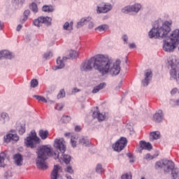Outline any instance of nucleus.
Segmentation results:
<instances>
[{
    "label": "nucleus",
    "instance_id": "obj_40",
    "mask_svg": "<svg viewBox=\"0 0 179 179\" xmlns=\"http://www.w3.org/2000/svg\"><path fill=\"white\" fill-rule=\"evenodd\" d=\"M38 86V81L37 79H33L31 80V87H37Z\"/></svg>",
    "mask_w": 179,
    "mask_h": 179
},
{
    "label": "nucleus",
    "instance_id": "obj_64",
    "mask_svg": "<svg viewBox=\"0 0 179 179\" xmlns=\"http://www.w3.org/2000/svg\"><path fill=\"white\" fill-rule=\"evenodd\" d=\"M66 178L67 179H72V177H71V176H69V175H68V174L66 175Z\"/></svg>",
    "mask_w": 179,
    "mask_h": 179
},
{
    "label": "nucleus",
    "instance_id": "obj_49",
    "mask_svg": "<svg viewBox=\"0 0 179 179\" xmlns=\"http://www.w3.org/2000/svg\"><path fill=\"white\" fill-rule=\"evenodd\" d=\"M29 15H30V10H26L24 12V17L28 18L29 17Z\"/></svg>",
    "mask_w": 179,
    "mask_h": 179
},
{
    "label": "nucleus",
    "instance_id": "obj_38",
    "mask_svg": "<svg viewBox=\"0 0 179 179\" xmlns=\"http://www.w3.org/2000/svg\"><path fill=\"white\" fill-rule=\"evenodd\" d=\"M122 13H129L131 11V6H127L122 9Z\"/></svg>",
    "mask_w": 179,
    "mask_h": 179
},
{
    "label": "nucleus",
    "instance_id": "obj_5",
    "mask_svg": "<svg viewBox=\"0 0 179 179\" xmlns=\"http://www.w3.org/2000/svg\"><path fill=\"white\" fill-rule=\"evenodd\" d=\"M41 142V140L37 136L34 130H31L29 136L24 139V145L27 148H31V149L37 148V145H39Z\"/></svg>",
    "mask_w": 179,
    "mask_h": 179
},
{
    "label": "nucleus",
    "instance_id": "obj_22",
    "mask_svg": "<svg viewBox=\"0 0 179 179\" xmlns=\"http://www.w3.org/2000/svg\"><path fill=\"white\" fill-rule=\"evenodd\" d=\"M1 52V57L7 59H12L13 58V54L8 50H3Z\"/></svg>",
    "mask_w": 179,
    "mask_h": 179
},
{
    "label": "nucleus",
    "instance_id": "obj_7",
    "mask_svg": "<svg viewBox=\"0 0 179 179\" xmlns=\"http://www.w3.org/2000/svg\"><path fill=\"white\" fill-rule=\"evenodd\" d=\"M174 168V162L171 160H163L156 162L155 169H164L165 174H170Z\"/></svg>",
    "mask_w": 179,
    "mask_h": 179
},
{
    "label": "nucleus",
    "instance_id": "obj_4",
    "mask_svg": "<svg viewBox=\"0 0 179 179\" xmlns=\"http://www.w3.org/2000/svg\"><path fill=\"white\" fill-rule=\"evenodd\" d=\"M55 149L57 150H59L62 152L63 157V161L66 164H69L71 162V155H65V152H66V145L65 144V140L64 138H57L55 141L54 145Z\"/></svg>",
    "mask_w": 179,
    "mask_h": 179
},
{
    "label": "nucleus",
    "instance_id": "obj_10",
    "mask_svg": "<svg viewBox=\"0 0 179 179\" xmlns=\"http://www.w3.org/2000/svg\"><path fill=\"white\" fill-rule=\"evenodd\" d=\"M177 45L176 43H174L173 41L168 38L164 41L163 50L166 51V52H173L177 48Z\"/></svg>",
    "mask_w": 179,
    "mask_h": 179
},
{
    "label": "nucleus",
    "instance_id": "obj_34",
    "mask_svg": "<svg viewBox=\"0 0 179 179\" xmlns=\"http://www.w3.org/2000/svg\"><path fill=\"white\" fill-rule=\"evenodd\" d=\"M78 52L75 51V50H70L69 51V56L68 58H78Z\"/></svg>",
    "mask_w": 179,
    "mask_h": 179
},
{
    "label": "nucleus",
    "instance_id": "obj_19",
    "mask_svg": "<svg viewBox=\"0 0 179 179\" xmlns=\"http://www.w3.org/2000/svg\"><path fill=\"white\" fill-rule=\"evenodd\" d=\"M90 20H92V17H90L82 18L80 22L77 23V28L80 29V27H83V26L88 23V22H90Z\"/></svg>",
    "mask_w": 179,
    "mask_h": 179
},
{
    "label": "nucleus",
    "instance_id": "obj_33",
    "mask_svg": "<svg viewBox=\"0 0 179 179\" xmlns=\"http://www.w3.org/2000/svg\"><path fill=\"white\" fill-rule=\"evenodd\" d=\"M42 10L43 12H52L54 10V8H52V6H43L42 7Z\"/></svg>",
    "mask_w": 179,
    "mask_h": 179
},
{
    "label": "nucleus",
    "instance_id": "obj_28",
    "mask_svg": "<svg viewBox=\"0 0 179 179\" xmlns=\"http://www.w3.org/2000/svg\"><path fill=\"white\" fill-rule=\"evenodd\" d=\"M57 66H56V69H62L65 66V64L64 63V61L61 59V57H59L57 59Z\"/></svg>",
    "mask_w": 179,
    "mask_h": 179
},
{
    "label": "nucleus",
    "instance_id": "obj_14",
    "mask_svg": "<svg viewBox=\"0 0 179 179\" xmlns=\"http://www.w3.org/2000/svg\"><path fill=\"white\" fill-rule=\"evenodd\" d=\"M4 142L6 143H9L11 141H14V142H17L19 141V136L17 134H8L6 136H4Z\"/></svg>",
    "mask_w": 179,
    "mask_h": 179
},
{
    "label": "nucleus",
    "instance_id": "obj_37",
    "mask_svg": "<svg viewBox=\"0 0 179 179\" xmlns=\"http://www.w3.org/2000/svg\"><path fill=\"white\" fill-rule=\"evenodd\" d=\"M34 97H35L36 100H38V101H43V103H47V99H45L44 96L34 95Z\"/></svg>",
    "mask_w": 179,
    "mask_h": 179
},
{
    "label": "nucleus",
    "instance_id": "obj_36",
    "mask_svg": "<svg viewBox=\"0 0 179 179\" xmlns=\"http://www.w3.org/2000/svg\"><path fill=\"white\" fill-rule=\"evenodd\" d=\"M96 173H101L104 172V169H103V166H101V164H98L96 167Z\"/></svg>",
    "mask_w": 179,
    "mask_h": 179
},
{
    "label": "nucleus",
    "instance_id": "obj_52",
    "mask_svg": "<svg viewBox=\"0 0 179 179\" xmlns=\"http://www.w3.org/2000/svg\"><path fill=\"white\" fill-rule=\"evenodd\" d=\"M122 86V81H120L118 86L115 87V90H120Z\"/></svg>",
    "mask_w": 179,
    "mask_h": 179
},
{
    "label": "nucleus",
    "instance_id": "obj_39",
    "mask_svg": "<svg viewBox=\"0 0 179 179\" xmlns=\"http://www.w3.org/2000/svg\"><path fill=\"white\" fill-rule=\"evenodd\" d=\"M43 58L45 59H50L51 58H52V52H47L43 55Z\"/></svg>",
    "mask_w": 179,
    "mask_h": 179
},
{
    "label": "nucleus",
    "instance_id": "obj_11",
    "mask_svg": "<svg viewBox=\"0 0 179 179\" xmlns=\"http://www.w3.org/2000/svg\"><path fill=\"white\" fill-rule=\"evenodd\" d=\"M50 22H51L50 17H40L38 19L34 20V24L37 27H40L43 23L48 24Z\"/></svg>",
    "mask_w": 179,
    "mask_h": 179
},
{
    "label": "nucleus",
    "instance_id": "obj_8",
    "mask_svg": "<svg viewBox=\"0 0 179 179\" xmlns=\"http://www.w3.org/2000/svg\"><path fill=\"white\" fill-rule=\"evenodd\" d=\"M169 65H170L172 70L170 71L171 78L176 79L177 78V69H179V60L176 56H172L171 59L169 60Z\"/></svg>",
    "mask_w": 179,
    "mask_h": 179
},
{
    "label": "nucleus",
    "instance_id": "obj_47",
    "mask_svg": "<svg viewBox=\"0 0 179 179\" xmlns=\"http://www.w3.org/2000/svg\"><path fill=\"white\" fill-rule=\"evenodd\" d=\"M66 171L70 174H73V169H72V166H67Z\"/></svg>",
    "mask_w": 179,
    "mask_h": 179
},
{
    "label": "nucleus",
    "instance_id": "obj_35",
    "mask_svg": "<svg viewBox=\"0 0 179 179\" xmlns=\"http://www.w3.org/2000/svg\"><path fill=\"white\" fill-rule=\"evenodd\" d=\"M61 120L62 121V122H64V124H68V122H69V121H71V116H63L61 119Z\"/></svg>",
    "mask_w": 179,
    "mask_h": 179
},
{
    "label": "nucleus",
    "instance_id": "obj_18",
    "mask_svg": "<svg viewBox=\"0 0 179 179\" xmlns=\"http://www.w3.org/2000/svg\"><path fill=\"white\" fill-rule=\"evenodd\" d=\"M163 118H164V115H163V110H159L153 115V121L155 122H162V121H163Z\"/></svg>",
    "mask_w": 179,
    "mask_h": 179
},
{
    "label": "nucleus",
    "instance_id": "obj_46",
    "mask_svg": "<svg viewBox=\"0 0 179 179\" xmlns=\"http://www.w3.org/2000/svg\"><path fill=\"white\" fill-rule=\"evenodd\" d=\"M1 118H3V120H9V116L8 115V113H1Z\"/></svg>",
    "mask_w": 179,
    "mask_h": 179
},
{
    "label": "nucleus",
    "instance_id": "obj_30",
    "mask_svg": "<svg viewBox=\"0 0 179 179\" xmlns=\"http://www.w3.org/2000/svg\"><path fill=\"white\" fill-rule=\"evenodd\" d=\"M73 22H71L70 24L69 22H65V24H64V30H73Z\"/></svg>",
    "mask_w": 179,
    "mask_h": 179
},
{
    "label": "nucleus",
    "instance_id": "obj_27",
    "mask_svg": "<svg viewBox=\"0 0 179 179\" xmlns=\"http://www.w3.org/2000/svg\"><path fill=\"white\" fill-rule=\"evenodd\" d=\"M38 135L41 138V139L44 141L47 139V138H48L49 133L47 130H39Z\"/></svg>",
    "mask_w": 179,
    "mask_h": 179
},
{
    "label": "nucleus",
    "instance_id": "obj_45",
    "mask_svg": "<svg viewBox=\"0 0 179 179\" xmlns=\"http://www.w3.org/2000/svg\"><path fill=\"white\" fill-rule=\"evenodd\" d=\"M75 139H76L75 137H71V143L73 148H76V141Z\"/></svg>",
    "mask_w": 179,
    "mask_h": 179
},
{
    "label": "nucleus",
    "instance_id": "obj_3",
    "mask_svg": "<svg viewBox=\"0 0 179 179\" xmlns=\"http://www.w3.org/2000/svg\"><path fill=\"white\" fill-rule=\"evenodd\" d=\"M37 158L36 159V163L38 169L41 170H47L48 166L45 163V160L52 155L51 152V146L50 145H41L37 149Z\"/></svg>",
    "mask_w": 179,
    "mask_h": 179
},
{
    "label": "nucleus",
    "instance_id": "obj_41",
    "mask_svg": "<svg viewBox=\"0 0 179 179\" xmlns=\"http://www.w3.org/2000/svg\"><path fill=\"white\" fill-rule=\"evenodd\" d=\"M63 97H65V90L64 89L61 90L57 94V99H62Z\"/></svg>",
    "mask_w": 179,
    "mask_h": 179
},
{
    "label": "nucleus",
    "instance_id": "obj_16",
    "mask_svg": "<svg viewBox=\"0 0 179 179\" xmlns=\"http://www.w3.org/2000/svg\"><path fill=\"white\" fill-rule=\"evenodd\" d=\"M145 79L142 81L143 86H148L149 81L152 79V71L146 70L145 71Z\"/></svg>",
    "mask_w": 179,
    "mask_h": 179
},
{
    "label": "nucleus",
    "instance_id": "obj_1",
    "mask_svg": "<svg viewBox=\"0 0 179 179\" xmlns=\"http://www.w3.org/2000/svg\"><path fill=\"white\" fill-rule=\"evenodd\" d=\"M108 59L103 55H97L95 57H91L88 60L84 61L80 66V71L84 72H90L93 69L104 76L108 72Z\"/></svg>",
    "mask_w": 179,
    "mask_h": 179
},
{
    "label": "nucleus",
    "instance_id": "obj_55",
    "mask_svg": "<svg viewBox=\"0 0 179 179\" xmlns=\"http://www.w3.org/2000/svg\"><path fill=\"white\" fill-rule=\"evenodd\" d=\"M177 88H173L171 91V94H176V93H177Z\"/></svg>",
    "mask_w": 179,
    "mask_h": 179
},
{
    "label": "nucleus",
    "instance_id": "obj_51",
    "mask_svg": "<svg viewBox=\"0 0 179 179\" xmlns=\"http://www.w3.org/2000/svg\"><path fill=\"white\" fill-rule=\"evenodd\" d=\"M18 3H21V5H23L24 3V0H17ZM16 2V0H12V3H15Z\"/></svg>",
    "mask_w": 179,
    "mask_h": 179
},
{
    "label": "nucleus",
    "instance_id": "obj_9",
    "mask_svg": "<svg viewBox=\"0 0 179 179\" xmlns=\"http://www.w3.org/2000/svg\"><path fill=\"white\" fill-rule=\"evenodd\" d=\"M128 140L125 137H121L115 144L113 145V148L115 152H121L124 150V148L127 146Z\"/></svg>",
    "mask_w": 179,
    "mask_h": 179
},
{
    "label": "nucleus",
    "instance_id": "obj_56",
    "mask_svg": "<svg viewBox=\"0 0 179 179\" xmlns=\"http://www.w3.org/2000/svg\"><path fill=\"white\" fill-rule=\"evenodd\" d=\"M122 40L124 41V43H127L128 41V36H127V35H124L122 36Z\"/></svg>",
    "mask_w": 179,
    "mask_h": 179
},
{
    "label": "nucleus",
    "instance_id": "obj_61",
    "mask_svg": "<svg viewBox=\"0 0 179 179\" xmlns=\"http://www.w3.org/2000/svg\"><path fill=\"white\" fill-rule=\"evenodd\" d=\"M94 26V24H93V22H90L88 27L89 29H93Z\"/></svg>",
    "mask_w": 179,
    "mask_h": 179
},
{
    "label": "nucleus",
    "instance_id": "obj_6",
    "mask_svg": "<svg viewBox=\"0 0 179 179\" xmlns=\"http://www.w3.org/2000/svg\"><path fill=\"white\" fill-rule=\"evenodd\" d=\"M105 58H107L108 61H109L108 70L105 75H107L108 73H110L113 76H116V75H118L121 71V67L120 66V65H121V61L117 59L114 64L113 63V59H111L110 57H108V56H105Z\"/></svg>",
    "mask_w": 179,
    "mask_h": 179
},
{
    "label": "nucleus",
    "instance_id": "obj_31",
    "mask_svg": "<svg viewBox=\"0 0 179 179\" xmlns=\"http://www.w3.org/2000/svg\"><path fill=\"white\" fill-rule=\"evenodd\" d=\"M29 9H31V10L34 13H37V12H38V7H37V4L36 3H31L29 5Z\"/></svg>",
    "mask_w": 179,
    "mask_h": 179
},
{
    "label": "nucleus",
    "instance_id": "obj_32",
    "mask_svg": "<svg viewBox=\"0 0 179 179\" xmlns=\"http://www.w3.org/2000/svg\"><path fill=\"white\" fill-rule=\"evenodd\" d=\"M107 29H108V26H107V24H102V25L97 27L95 29V30H96L98 31H106V30H107Z\"/></svg>",
    "mask_w": 179,
    "mask_h": 179
},
{
    "label": "nucleus",
    "instance_id": "obj_53",
    "mask_svg": "<svg viewBox=\"0 0 179 179\" xmlns=\"http://www.w3.org/2000/svg\"><path fill=\"white\" fill-rule=\"evenodd\" d=\"M80 92V90L78 89V87H74L72 90V93H79Z\"/></svg>",
    "mask_w": 179,
    "mask_h": 179
},
{
    "label": "nucleus",
    "instance_id": "obj_42",
    "mask_svg": "<svg viewBox=\"0 0 179 179\" xmlns=\"http://www.w3.org/2000/svg\"><path fill=\"white\" fill-rule=\"evenodd\" d=\"M122 179H132V175L131 173L123 174L121 177Z\"/></svg>",
    "mask_w": 179,
    "mask_h": 179
},
{
    "label": "nucleus",
    "instance_id": "obj_15",
    "mask_svg": "<svg viewBox=\"0 0 179 179\" xmlns=\"http://www.w3.org/2000/svg\"><path fill=\"white\" fill-rule=\"evenodd\" d=\"M14 163L16 166L20 167V166H23V155L20 153H17L13 155Z\"/></svg>",
    "mask_w": 179,
    "mask_h": 179
},
{
    "label": "nucleus",
    "instance_id": "obj_29",
    "mask_svg": "<svg viewBox=\"0 0 179 179\" xmlns=\"http://www.w3.org/2000/svg\"><path fill=\"white\" fill-rule=\"evenodd\" d=\"M131 12H136V13H138L139 10H141V8H142V6L139 3H136L133 6H130Z\"/></svg>",
    "mask_w": 179,
    "mask_h": 179
},
{
    "label": "nucleus",
    "instance_id": "obj_44",
    "mask_svg": "<svg viewBox=\"0 0 179 179\" xmlns=\"http://www.w3.org/2000/svg\"><path fill=\"white\" fill-rule=\"evenodd\" d=\"M97 120L99 121H104V120H106V115L103 113H99V115H98Z\"/></svg>",
    "mask_w": 179,
    "mask_h": 179
},
{
    "label": "nucleus",
    "instance_id": "obj_43",
    "mask_svg": "<svg viewBox=\"0 0 179 179\" xmlns=\"http://www.w3.org/2000/svg\"><path fill=\"white\" fill-rule=\"evenodd\" d=\"M18 132L20 135H23V134L26 132V127L24 126H20V127L18 129Z\"/></svg>",
    "mask_w": 179,
    "mask_h": 179
},
{
    "label": "nucleus",
    "instance_id": "obj_21",
    "mask_svg": "<svg viewBox=\"0 0 179 179\" xmlns=\"http://www.w3.org/2000/svg\"><path fill=\"white\" fill-rule=\"evenodd\" d=\"M160 138V132L159 131H152L150 134V141L153 142V141H156L159 139Z\"/></svg>",
    "mask_w": 179,
    "mask_h": 179
},
{
    "label": "nucleus",
    "instance_id": "obj_59",
    "mask_svg": "<svg viewBox=\"0 0 179 179\" xmlns=\"http://www.w3.org/2000/svg\"><path fill=\"white\" fill-rule=\"evenodd\" d=\"M28 18H27V17H23L22 19L20 20L21 23H24V22H26V20H27Z\"/></svg>",
    "mask_w": 179,
    "mask_h": 179
},
{
    "label": "nucleus",
    "instance_id": "obj_60",
    "mask_svg": "<svg viewBox=\"0 0 179 179\" xmlns=\"http://www.w3.org/2000/svg\"><path fill=\"white\" fill-rule=\"evenodd\" d=\"M129 48H135V47H136V45H135V43H130V44H129Z\"/></svg>",
    "mask_w": 179,
    "mask_h": 179
},
{
    "label": "nucleus",
    "instance_id": "obj_25",
    "mask_svg": "<svg viewBox=\"0 0 179 179\" xmlns=\"http://www.w3.org/2000/svg\"><path fill=\"white\" fill-rule=\"evenodd\" d=\"M6 157V152L0 153V167H5V158Z\"/></svg>",
    "mask_w": 179,
    "mask_h": 179
},
{
    "label": "nucleus",
    "instance_id": "obj_54",
    "mask_svg": "<svg viewBox=\"0 0 179 179\" xmlns=\"http://www.w3.org/2000/svg\"><path fill=\"white\" fill-rule=\"evenodd\" d=\"M82 128H80V126H76L75 131L76 132H80Z\"/></svg>",
    "mask_w": 179,
    "mask_h": 179
},
{
    "label": "nucleus",
    "instance_id": "obj_57",
    "mask_svg": "<svg viewBox=\"0 0 179 179\" xmlns=\"http://www.w3.org/2000/svg\"><path fill=\"white\" fill-rule=\"evenodd\" d=\"M22 24H18L16 28L17 31H20V30H22Z\"/></svg>",
    "mask_w": 179,
    "mask_h": 179
},
{
    "label": "nucleus",
    "instance_id": "obj_20",
    "mask_svg": "<svg viewBox=\"0 0 179 179\" xmlns=\"http://www.w3.org/2000/svg\"><path fill=\"white\" fill-rule=\"evenodd\" d=\"M140 145L142 149H145V150H152L153 149L152 144L150 143H146V141H140Z\"/></svg>",
    "mask_w": 179,
    "mask_h": 179
},
{
    "label": "nucleus",
    "instance_id": "obj_26",
    "mask_svg": "<svg viewBox=\"0 0 179 179\" xmlns=\"http://www.w3.org/2000/svg\"><path fill=\"white\" fill-rule=\"evenodd\" d=\"M171 178H173V179L178 178V176H179V169H178V168L174 167L171 171Z\"/></svg>",
    "mask_w": 179,
    "mask_h": 179
},
{
    "label": "nucleus",
    "instance_id": "obj_23",
    "mask_svg": "<svg viewBox=\"0 0 179 179\" xmlns=\"http://www.w3.org/2000/svg\"><path fill=\"white\" fill-rule=\"evenodd\" d=\"M79 143H80V145H83V146H89L91 143L90 142L87 137L82 136L79 139Z\"/></svg>",
    "mask_w": 179,
    "mask_h": 179
},
{
    "label": "nucleus",
    "instance_id": "obj_13",
    "mask_svg": "<svg viewBox=\"0 0 179 179\" xmlns=\"http://www.w3.org/2000/svg\"><path fill=\"white\" fill-rule=\"evenodd\" d=\"M169 40L172 41L174 44H176L178 45L179 44V29H175L172 31L170 38H169Z\"/></svg>",
    "mask_w": 179,
    "mask_h": 179
},
{
    "label": "nucleus",
    "instance_id": "obj_62",
    "mask_svg": "<svg viewBox=\"0 0 179 179\" xmlns=\"http://www.w3.org/2000/svg\"><path fill=\"white\" fill-rule=\"evenodd\" d=\"M127 156L129 157V159L134 157V155L131 153H127Z\"/></svg>",
    "mask_w": 179,
    "mask_h": 179
},
{
    "label": "nucleus",
    "instance_id": "obj_17",
    "mask_svg": "<svg viewBox=\"0 0 179 179\" xmlns=\"http://www.w3.org/2000/svg\"><path fill=\"white\" fill-rule=\"evenodd\" d=\"M58 171H62V169L59 165H55L54 169H52L50 175L51 179H57L58 178Z\"/></svg>",
    "mask_w": 179,
    "mask_h": 179
},
{
    "label": "nucleus",
    "instance_id": "obj_12",
    "mask_svg": "<svg viewBox=\"0 0 179 179\" xmlns=\"http://www.w3.org/2000/svg\"><path fill=\"white\" fill-rule=\"evenodd\" d=\"M113 9V6L110 3H106L103 7L97 6L96 13H107Z\"/></svg>",
    "mask_w": 179,
    "mask_h": 179
},
{
    "label": "nucleus",
    "instance_id": "obj_48",
    "mask_svg": "<svg viewBox=\"0 0 179 179\" xmlns=\"http://www.w3.org/2000/svg\"><path fill=\"white\" fill-rule=\"evenodd\" d=\"M99 113H100V112H99V110L94 111V113H93V114H92L93 118H98Z\"/></svg>",
    "mask_w": 179,
    "mask_h": 179
},
{
    "label": "nucleus",
    "instance_id": "obj_58",
    "mask_svg": "<svg viewBox=\"0 0 179 179\" xmlns=\"http://www.w3.org/2000/svg\"><path fill=\"white\" fill-rule=\"evenodd\" d=\"M145 159H153V157H152V155H150V154H147L146 156H145Z\"/></svg>",
    "mask_w": 179,
    "mask_h": 179
},
{
    "label": "nucleus",
    "instance_id": "obj_2",
    "mask_svg": "<svg viewBox=\"0 0 179 179\" xmlns=\"http://www.w3.org/2000/svg\"><path fill=\"white\" fill-rule=\"evenodd\" d=\"M171 22H162L159 21H156L154 23V26L152 29L149 31L148 36L150 38H164V37H167V35L171 31Z\"/></svg>",
    "mask_w": 179,
    "mask_h": 179
},
{
    "label": "nucleus",
    "instance_id": "obj_63",
    "mask_svg": "<svg viewBox=\"0 0 179 179\" xmlns=\"http://www.w3.org/2000/svg\"><path fill=\"white\" fill-rule=\"evenodd\" d=\"M2 29H3V23L0 21V30H2Z\"/></svg>",
    "mask_w": 179,
    "mask_h": 179
},
{
    "label": "nucleus",
    "instance_id": "obj_24",
    "mask_svg": "<svg viewBox=\"0 0 179 179\" xmlns=\"http://www.w3.org/2000/svg\"><path fill=\"white\" fill-rule=\"evenodd\" d=\"M106 83H100L99 85L94 87L92 92L94 94L99 93V92H100V90H101V89H104V87H106Z\"/></svg>",
    "mask_w": 179,
    "mask_h": 179
},
{
    "label": "nucleus",
    "instance_id": "obj_50",
    "mask_svg": "<svg viewBox=\"0 0 179 179\" xmlns=\"http://www.w3.org/2000/svg\"><path fill=\"white\" fill-rule=\"evenodd\" d=\"M55 108H56V110H58V111H61V110H62V108H64V106L58 104V105H57Z\"/></svg>",
    "mask_w": 179,
    "mask_h": 179
}]
</instances>
